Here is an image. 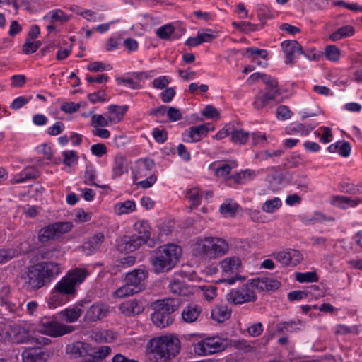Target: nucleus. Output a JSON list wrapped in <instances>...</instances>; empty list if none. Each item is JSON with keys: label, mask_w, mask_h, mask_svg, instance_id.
Here are the masks:
<instances>
[{"label": "nucleus", "mask_w": 362, "mask_h": 362, "mask_svg": "<svg viewBox=\"0 0 362 362\" xmlns=\"http://www.w3.org/2000/svg\"><path fill=\"white\" fill-rule=\"evenodd\" d=\"M119 310L126 315H139L144 310V306L140 301L134 299L121 303Z\"/></svg>", "instance_id": "cd10ccee"}, {"label": "nucleus", "mask_w": 362, "mask_h": 362, "mask_svg": "<svg viewBox=\"0 0 362 362\" xmlns=\"http://www.w3.org/2000/svg\"><path fill=\"white\" fill-rule=\"evenodd\" d=\"M294 184L297 186V189L300 191L308 192L309 189V179L306 175L299 176L295 181Z\"/></svg>", "instance_id": "338daca9"}, {"label": "nucleus", "mask_w": 362, "mask_h": 362, "mask_svg": "<svg viewBox=\"0 0 362 362\" xmlns=\"http://www.w3.org/2000/svg\"><path fill=\"white\" fill-rule=\"evenodd\" d=\"M341 55L340 49L335 45H328L325 48V56L327 59L337 62Z\"/></svg>", "instance_id": "5fc2aeb1"}, {"label": "nucleus", "mask_w": 362, "mask_h": 362, "mask_svg": "<svg viewBox=\"0 0 362 362\" xmlns=\"http://www.w3.org/2000/svg\"><path fill=\"white\" fill-rule=\"evenodd\" d=\"M325 216L320 212H315L314 214L311 216H303L301 217L302 222L306 225L322 222L325 221Z\"/></svg>", "instance_id": "09e8293b"}, {"label": "nucleus", "mask_w": 362, "mask_h": 362, "mask_svg": "<svg viewBox=\"0 0 362 362\" xmlns=\"http://www.w3.org/2000/svg\"><path fill=\"white\" fill-rule=\"evenodd\" d=\"M252 281L255 288L260 291H275L281 286V283L279 281L267 277L253 279Z\"/></svg>", "instance_id": "bb28decb"}, {"label": "nucleus", "mask_w": 362, "mask_h": 362, "mask_svg": "<svg viewBox=\"0 0 362 362\" xmlns=\"http://www.w3.org/2000/svg\"><path fill=\"white\" fill-rule=\"evenodd\" d=\"M116 81L118 82V83H122L132 89H139L141 88V83H139V81H136L133 77L132 78H123V77H119L116 78Z\"/></svg>", "instance_id": "0e129e2a"}, {"label": "nucleus", "mask_w": 362, "mask_h": 362, "mask_svg": "<svg viewBox=\"0 0 362 362\" xmlns=\"http://www.w3.org/2000/svg\"><path fill=\"white\" fill-rule=\"evenodd\" d=\"M23 362H46L48 354L39 349L28 348L22 352Z\"/></svg>", "instance_id": "4be33fe9"}, {"label": "nucleus", "mask_w": 362, "mask_h": 362, "mask_svg": "<svg viewBox=\"0 0 362 362\" xmlns=\"http://www.w3.org/2000/svg\"><path fill=\"white\" fill-rule=\"evenodd\" d=\"M232 25L234 28L243 32H251L256 30V25L247 21L233 22Z\"/></svg>", "instance_id": "69168bd1"}, {"label": "nucleus", "mask_w": 362, "mask_h": 362, "mask_svg": "<svg viewBox=\"0 0 362 362\" xmlns=\"http://www.w3.org/2000/svg\"><path fill=\"white\" fill-rule=\"evenodd\" d=\"M72 223L69 221L56 222L53 224L48 225L38 233V240L41 243H45L62 234L70 231L72 228Z\"/></svg>", "instance_id": "9d476101"}, {"label": "nucleus", "mask_w": 362, "mask_h": 362, "mask_svg": "<svg viewBox=\"0 0 362 362\" xmlns=\"http://www.w3.org/2000/svg\"><path fill=\"white\" fill-rule=\"evenodd\" d=\"M282 205V202L279 197H274L267 200L262 205V209L266 213H274L277 211Z\"/></svg>", "instance_id": "a18cd8bd"}, {"label": "nucleus", "mask_w": 362, "mask_h": 362, "mask_svg": "<svg viewBox=\"0 0 362 362\" xmlns=\"http://www.w3.org/2000/svg\"><path fill=\"white\" fill-rule=\"evenodd\" d=\"M228 346L227 340L218 336L203 339L193 345V349L199 356H208L224 351Z\"/></svg>", "instance_id": "0eeeda50"}, {"label": "nucleus", "mask_w": 362, "mask_h": 362, "mask_svg": "<svg viewBox=\"0 0 362 362\" xmlns=\"http://www.w3.org/2000/svg\"><path fill=\"white\" fill-rule=\"evenodd\" d=\"M181 253V248L175 244L159 247L151 259L154 273L158 274L171 270L177 263Z\"/></svg>", "instance_id": "39448f33"}, {"label": "nucleus", "mask_w": 362, "mask_h": 362, "mask_svg": "<svg viewBox=\"0 0 362 362\" xmlns=\"http://www.w3.org/2000/svg\"><path fill=\"white\" fill-rule=\"evenodd\" d=\"M111 69L112 67L109 64H105L102 62H93L87 66V69L91 72H100Z\"/></svg>", "instance_id": "bf43d9fd"}, {"label": "nucleus", "mask_w": 362, "mask_h": 362, "mask_svg": "<svg viewBox=\"0 0 362 362\" xmlns=\"http://www.w3.org/2000/svg\"><path fill=\"white\" fill-rule=\"evenodd\" d=\"M154 165V162L151 159H139L132 169L134 180L148 176Z\"/></svg>", "instance_id": "a211bd4d"}, {"label": "nucleus", "mask_w": 362, "mask_h": 362, "mask_svg": "<svg viewBox=\"0 0 362 362\" xmlns=\"http://www.w3.org/2000/svg\"><path fill=\"white\" fill-rule=\"evenodd\" d=\"M138 289L133 288L128 282L125 281V284L117 289L113 296L116 298H125L134 294L138 293Z\"/></svg>", "instance_id": "37998d69"}, {"label": "nucleus", "mask_w": 362, "mask_h": 362, "mask_svg": "<svg viewBox=\"0 0 362 362\" xmlns=\"http://www.w3.org/2000/svg\"><path fill=\"white\" fill-rule=\"evenodd\" d=\"M88 98L92 103H103L108 101L110 98L107 97L104 90H100L97 92L88 94Z\"/></svg>", "instance_id": "603ef678"}, {"label": "nucleus", "mask_w": 362, "mask_h": 362, "mask_svg": "<svg viewBox=\"0 0 362 362\" xmlns=\"http://www.w3.org/2000/svg\"><path fill=\"white\" fill-rule=\"evenodd\" d=\"M186 197L194 207L200 204L202 194L197 188L190 189L187 192Z\"/></svg>", "instance_id": "8fccbe9b"}, {"label": "nucleus", "mask_w": 362, "mask_h": 362, "mask_svg": "<svg viewBox=\"0 0 362 362\" xmlns=\"http://www.w3.org/2000/svg\"><path fill=\"white\" fill-rule=\"evenodd\" d=\"M88 275L86 269L76 268L70 270L52 289L47 300L49 308H55L68 303L76 296L77 288Z\"/></svg>", "instance_id": "f257e3e1"}, {"label": "nucleus", "mask_w": 362, "mask_h": 362, "mask_svg": "<svg viewBox=\"0 0 362 362\" xmlns=\"http://www.w3.org/2000/svg\"><path fill=\"white\" fill-rule=\"evenodd\" d=\"M134 228L137 233V238L146 243L151 235V227L146 221H139L134 225Z\"/></svg>", "instance_id": "c9c22d12"}, {"label": "nucleus", "mask_w": 362, "mask_h": 362, "mask_svg": "<svg viewBox=\"0 0 362 362\" xmlns=\"http://www.w3.org/2000/svg\"><path fill=\"white\" fill-rule=\"evenodd\" d=\"M62 156H64V163L66 166H71L76 163L78 158L76 152L73 150L63 151Z\"/></svg>", "instance_id": "13d9d810"}, {"label": "nucleus", "mask_w": 362, "mask_h": 362, "mask_svg": "<svg viewBox=\"0 0 362 362\" xmlns=\"http://www.w3.org/2000/svg\"><path fill=\"white\" fill-rule=\"evenodd\" d=\"M276 98V96L274 95L261 90L255 97L253 106L257 110L267 111L274 105V101Z\"/></svg>", "instance_id": "6ab92c4d"}, {"label": "nucleus", "mask_w": 362, "mask_h": 362, "mask_svg": "<svg viewBox=\"0 0 362 362\" xmlns=\"http://www.w3.org/2000/svg\"><path fill=\"white\" fill-rule=\"evenodd\" d=\"M43 21L47 23L54 22L64 23L69 21V17L62 10L55 9L49 11L43 17Z\"/></svg>", "instance_id": "ea45409f"}, {"label": "nucleus", "mask_w": 362, "mask_h": 362, "mask_svg": "<svg viewBox=\"0 0 362 362\" xmlns=\"http://www.w3.org/2000/svg\"><path fill=\"white\" fill-rule=\"evenodd\" d=\"M213 130L214 127L210 123L193 126L182 133V140L187 143L198 142L206 137L209 131Z\"/></svg>", "instance_id": "9b49d317"}, {"label": "nucleus", "mask_w": 362, "mask_h": 362, "mask_svg": "<svg viewBox=\"0 0 362 362\" xmlns=\"http://www.w3.org/2000/svg\"><path fill=\"white\" fill-rule=\"evenodd\" d=\"M263 83L267 86V88L265 92L274 95L276 97L281 95V90L278 86V82L276 78L269 75H263Z\"/></svg>", "instance_id": "a19ab883"}, {"label": "nucleus", "mask_w": 362, "mask_h": 362, "mask_svg": "<svg viewBox=\"0 0 362 362\" xmlns=\"http://www.w3.org/2000/svg\"><path fill=\"white\" fill-rule=\"evenodd\" d=\"M82 308L83 304L77 303L73 306L61 311L60 315L67 322H75L79 319L83 313Z\"/></svg>", "instance_id": "393cba45"}, {"label": "nucleus", "mask_w": 362, "mask_h": 362, "mask_svg": "<svg viewBox=\"0 0 362 362\" xmlns=\"http://www.w3.org/2000/svg\"><path fill=\"white\" fill-rule=\"evenodd\" d=\"M202 313V308L195 303L187 305L182 311V319L187 323H192L197 320Z\"/></svg>", "instance_id": "5701e85b"}, {"label": "nucleus", "mask_w": 362, "mask_h": 362, "mask_svg": "<svg viewBox=\"0 0 362 362\" xmlns=\"http://www.w3.org/2000/svg\"><path fill=\"white\" fill-rule=\"evenodd\" d=\"M257 18L262 22V23L264 24L267 20L272 18V14L269 8L264 4H261L258 6L257 9Z\"/></svg>", "instance_id": "3c124183"}, {"label": "nucleus", "mask_w": 362, "mask_h": 362, "mask_svg": "<svg viewBox=\"0 0 362 362\" xmlns=\"http://www.w3.org/2000/svg\"><path fill=\"white\" fill-rule=\"evenodd\" d=\"M249 139V133L243 129H233L231 132L230 140L236 144H245Z\"/></svg>", "instance_id": "c03bdc74"}, {"label": "nucleus", "mask_w": 362, "mask_h": 362, "mask_svg": "<svg viewBox=\"0 0 362 362\" xmlns=\"http://www.w3.org/2000/svg\"><path fill=\"white\" fill-rule=\"evenodd\" d=\"M60 272L57 263L42 262L28 267L23 279L28 290L37 291L55 279Z\"/></svg>", "instance_id": "f03ea898"}, {"label": "nucleus", "mask_w": 362, "mask_h": 362, "mask_svg": "<svg viewBox=\"0 0 362 362\" xmlns=\"http://www.w3.org/2000/svg\"><path fill=\"white\" fill-rule=\"evenodd\" d=\"M105 240V235L103 233H98L88 238L83 244V250L86 251L87 255H91L98 251Z\"/></svg>", "instance_id": "b1692460"}, {"label": "nucleus", "mask_w": 362, "mask_h": 362, "mask_svg": "<svg viewBox=\"0 0 362 362\" xmlns=\"http://www.w3.org/2000/svg\"><path fill=\"white\" fill-rule=\"evenodd\" d=\"M170 82V77L167 76H160L153 81L152 86L155 89L162 90L167 88Z\"/></svg>", "instance_id": "6e6d98bb"}, {"label": "nucleus", "mask_w": 362, "mask_h": 362, "mask_svg": "<svg viewBox=\"0 0 362 362\" xmlns=\"http://www.w3.org/2000/svg\"><path fill=\"white\" fill-rule=\"evenodd\" d=\"M13 333L16 335L14 339L16 343H32L43 346L50 344L51 340L44 337H35L31 334L30 331L25 328L16 326L12 328Z\"/></svg>", "instance_id": "ddd939ff"}, {"label": "nucleus", "mask_w": 362, "mask_h": 362, "mask_svg": "<svg viewBox=\"0 0 362 362\" xmlns=\"http://www.w3.org/2000/svg\"><path fill=\"white\" fill-rule=\"evenodd\" d=\"M148 271L144 268L136 269L126 275L125 281L128 282L133 288H137L139 293L144 289V281L148 277Z\"/></svg>", "instance_id": "dca6fc26"}, {"label": "nucleus", "mask_w": 362, "mask_h": 362, "mask_svg": "<svg viewBox=\"0 0 362 362\" xmlns=\"http://www.w3.org/2000/svg\"><path fill=\"white\" fill-rule=\"evenodd\" d=\"M201 288L205 299L209 301L213 300L217 295V288L213 285H204Z\"/></svg>", "instance_id": "052dcab7"}, {"label": "nucleus", "mask_w": 362, "mask_h": 362, "mask_svg": "<svg viewBox=\"0 0 362 362\" xmlns=\"http://www.w3.org/2000/svg\"><path fill=\"white\" fill-rule=\"evenodd\" d=\"M281 47L286 57V64H293L296 57L303 54L302 47L296 40H285L282 42Z\"/></svg>", "instance_id": "aec40b11"}, {"label": "nucleus", "mask_w": 362, "mask_h": 362, "mask_svg": "<svg viewBox=\"0 0 362 362\" xmlns=\"http://www.w3.org/2000/svg\"><path fill=\"white\" fill-rule=\"evenodd\" d=\"M109 313V306L102 303L93 304L86 312L84 320L88 322H95L105 317Z\"/></svg>", "instance_id": "f3484780"}, {"label": "nucleus", "mask_w": 362, "mask_h": 362, "mask_svg": "<svg viewBox=\"0 0 362 362\" xmlns=\"http://www.w3.org/2000/svg\"><path fill=\"white\" fill-rule=\"evenodd\" d=\"M230 316V310L226 305L216 306L211 310V317L214 320L222 322Z\"/></svg>", "instance_id": "79ce46f5"}, {"label": "nucleus", "mask_w": 362, "mask_h": 362, "mask_svg": "<svg viewBox=\"0 0 362 362\" xmlns=\"http://www.w3.org/2000/svg\"><path fill=\"white\" fill-rule=\"evenodd\" d=\"M40 332L52 337H59L72 332L75 327L59 323L49 317H43L40 320Z\"/></svg>", "instance_id": "1a4fd4ad"}, {"label": "nucleus", "mask_w": 362, "mask_h": 362, "mask_svg": "<svg viewBox=\"0 0 362 362\" xmlns=\"http://www.w3.org/2000/svg\"><path fill=\"white\" fill-rule=\"evenodd\" d=\"M327 150L330 153L338 152L343 157H348L350 155L351 147L350 144L346 141H339L329 145Z\"/></svg>", "instance_id": "e433bc0d"}, {"label": "nucleus", "mask_w": 362, "mask_h": 362, "mask_svg": "<svg viewBox=\"0 0 362 362\" xmlns=\"http://www.w3.org/2000/svg\"><path fill=\"white\" fill-rule=\"evenodd\" d=\"M305 327V322L299 319L281 322L276 325V332L281 334L293 333L301 331Z\"/></svg>", "instance_id": "412c9836"}, {"label": "nucleus", "mask_w": 362, "mask_h": 362, "mask_svg": "<svg viewBox=\"0 0 362 362\" xmlns=\"http://www.w3.org/2000/svg\"><path fill=\"white\" fill-rule=\"evenodd\" d=\"M80 106L81 105L79 103L66 102L61 105L60 110L65 113L71 114L78 111L80 108Z\"/></svg>", "instance_id": "774afa93"}, {"label": "nucleus", "mask_w": 362, "mask_h": 362, "mask_svg": "<svg viewBox=\"0 0 362 362\" xmlns=\"http://www.w3.org/2000/svg\"><path fill=\"white\" fill-rule=\"evenodd\" d=\"M292 115V112L286 105H280L276 110V117L280 120L288 119Z\"/></svg>", "instance_id": "e2e57ef3"}, {"label": "nucleus", "mask_w": 362, "mask_h": 362, "mask_svg": "<svg viewBox=\"0 0 362 362\" xmlns=\"http://www.w3.org/2000/svg\"><path fill=\"white\" fill-rule=\"evenodd\" d=\"M128 161L125 156L118 154L114 158L112 165L113 178L119 177L122 175L128 172Z\"/></svg>", "instance_id": "c85d7f7f"}, {"label": "nucleus", "mask_w": 362, "mask_h": 362, "mask_svg": "<svg viewBox=\"0 0 362 362\" xmlns=\"http://www.w3.org/2000/svg\"><path fill=\"white\" fill-rule=\"evenodd\" d=\"M39 172L36 168H27L15 176L12 183H21L30 180H35L39 177Z\"/></svg>", "instance_id": "f704fd0d"}, {"label": "nucleus", "mask_w": 362, "mask_h": 362, "mask_svg": "<svg viewBox=\"0 0 362 362\" xmlns=\"http://www.w3.org/2000/svg\"><path fill=\"white\" fill-rule=\"evenodd\" d=\"M89 346L86 343L77 341L66 346V352L74 358L86 356L88 354Z\"/></svg>", "instance_id": "473e14b6"}, {"label": "nucleus", "mask_w": 362, "mask_h": 362, "mask_svg": "<svg viewBox=\"0 0 362 362\" xmlns=\"http://www.w3.org/2000/svg\"><path fill=\"white\" fill-rule=\"evenodd\" d=\"M255 289L252 281H251L237 288L232 289L226 295V300L229 303L233 305L255 302L257 300Z\"/></svg>", "instance_id": "6e6552de"}, {"label": "nucleus", "mask_w": 362, "mask_h": 362, "mask_svg": "<svg viewBox=\"0 0 362 362\" xmlns=\"http://www.w3.org/2000/svg\"><path fill=\"white\" fill-rule=\"evenodd\" d=\"M355 33V29L352 25H347L338 28L335 32L329 35V40L337 42L343 38L352 36Z\"/></svg>", "instance_id": "4c0bfd02"}, {"label": "nucleus", "mask_w": 362, "mask_h": 362, "mask_svg": "<svg viewBox=\"0 0 362 362\" xmlns=\"http://www.w3.org/2000/svg\"><path fill=\"white\" fill-rule=\"evenodd\" d=\"M171 293L177 295L187 296L192 293V288L187 286L182 281L177 279H172L168 285Z\"/></svg>", "instance_id": "c756f323"}, {"label": "nucleus", "mask_w": 362, "mask_h": 362, "mask_svg": "<svg viewBox=\"0 0 362 362\" xmlns=\"http://www.w3.org/2000/svg\"><path fill=\"white\" fill-rule=\"evenodd\" d=\"M180 350V341L172 335L154 337L146 344V351L156 360L166 361L175 357Z\"/></svg>", "instance_id": "20e7f679"}, {"label": "nucleus", "mask_w": 362, "mask_h": 362, "mask_svg": "<svg viewBox=\"0 0 362 362\" xmlns=\"http://www.w3.org/2000/svg\"><path fill=\"white\" fill-rule=\"evenodd\" d=\"M0 305L5 307L11 313L19 315L22 311L23 303L10 296V288L8 286H3L0 290Z\"/></svg>", "instance_id": "4468645a"}, {"label": "nucleus", "mask_w": 362, "mask_h": 362, "mask_svg": "<svg viewBox=\"0 0 362 362\" xmlns=\"http://www.w3.org/2000/svg\"><path fill=\"white\" fill-rule=\"evenodd\" d=\"M112 349L108 346H102L95 351L93 355V358L100 362L105 359L107 356L110 354Z\"/></svg>", "instance_id": "4d7b16f0"}, {"label": "nucleus", "mask_w": 362, "mask_h": 362, "mask_svg": "<svg viewBox=\"0 0 362 362\" xmlns=\"http://www.w3.org/2000/svg\"><path fill=\"white\" fill-rule=\"evenodd\" d=\"M238 209L236 204H223L219 209L220 212L228 216H234Z\"/></svg>", "instance_id": "680f3d73"}, {"label": "nucleus", "mask_w": 362, "mask_h": 362, "mask_svg": "<svg viewBox=\"0 0 362 362\" xmlns=\"http://www.w3.org/2000/svg\"><path fill=\"white\" fill-rule=\"evenodd\" d=\"M222 272L226 274H235V277H231L222 280L221 281L227 282L229 285L233 284L238 279L237 273L241 266V261L238 257L233 256L226 257L219 263Z\"/></svg>", "instance_id": "f8f14e48"}, {"label": "nucleus", "mask_w": 362, "mask_h": 362, "mask_svg": "<svg viewBox=\"0 0 362 362\" xmlns=\"http://www.w3.org/2000/svg\"><path fill=\"white\" fill-rule=\"evenodd\" d=\"M121 114L117 116H107L94 115L91 118V124L94 127H107L110 124H117L121 121Z\"/></svg>", "instance_id": "7c9ffc66"}, {"label": "nucleus", "mask_w": 362, "mask_h": 362, "mask_svg": "<svg viewBox=\"0 0 362 362\" xmlns=\"http://www.w3.org/2000/svg\"><path fill=\"white\" fill-rule=\"evenodd\" d=\"M144 243L145 242L137 238L136 235H132L123 239L121 247L127 252H132L139 249Z\"/></svg>", "instance_id": "2f4dec72"}, {"label": "nucleus", "mask_w": 362, "mask_h": 362, "mask_svg": "<svg viewBox=\"0 0 362 362\" xmlns=\"http://www.w3.org/2000/svg\"><path fill=\"white\" fill-rule=\"evenodd\" d=\"M314 129L313 127L305 126L303 124L298 123L287 129V134H300L301 136H306Z\"/></svg>", "instance_id": "49530a36"}, {"label": "nucleus", "mask_w": 362, "mask_h": 362, "mask_svg": "<svg viewBox=\"0 0 362 362\" xmlns=\"http://www.w3.org/2000/svg\"><path fill=\"white\" fill-rule=\"evenodd\" d=\"M193 254L204 261L218 259L229 251V244L223 238L216 236L199 237L193 245Z\"/></svg>", "instance_id": "7ed1b4c3"}, {"label": "nucleus", "mask_w": 362, "mask_h": 362, "mask_svg": "<svg viewBox=\"0 0 362 362\" xmlns=\"http://www.w3.org/2000/svg\"><path fill=\"white\" fill-rule=\"evenodd\" d=\"M96 178L97 172L94 167L91 165H86L83 176V182L87 185L105 188V185H99L95 182Z\"/></svg>", "instance_id": "58836bf2"}, {"label": "nucleus", "mask_w": 362, "mask_h": 362, "mask_svg": "<svg viewBox=\"0 0 362 362\" xmlns=\"http://www.w3.org/2000/svg\"><path fill=\"white\" fill-rule=\"evenodd\" d=\"M178 299H165L158 300L155 304V311L151 314L153 323L159 328H165L171 325L174 319L172 314L178 309Z\"/></svg>", "instance_id": "423d86ee"}, {"label": "nucleus", "mask_w": 362, "mask_h": 362, "mask_svg": "<svg viewBox=\"0 0 362 362\" xmlns=\"http://www.w3.org/2000/svg\"><path fill=\"white\" fill-rule=\"evenodd\" d=\"M185 31V29H182L181 33L177 35L174 25L172 23H168L158 28L156 30V35L161 40H170L178 39Z\"/></svg>", "instance_id": "a878e982"}, {"label": "nucleus", "mask_w": 362, "mask_h": 362, "mask_svg": "<svg viewBox=\"0 0 362 362\" xmlns=\"http://www.w3.org/2000/svg\"><path fill=\"white\" fill-rule=\"evenodd\" d=\"M136 203L133 200H126L124 202H118L113 207L114 213L117 216L129 214L136 211Z\"/></svg>", "instance_id": "72a5a7b5"}, {"label": "nucleus", "mask_w": 362, "mask_h": 362, "mask_svg": "<svg viewBox=\"0 0 362 362\" xmlns=\"http://www.w3.org/2000/svg\"><path fill=\"white\" fill-rule=\"evenodd\" d=\"M284 153L281 149L274 151H262L256 153V157L260 160H265L269 158L279 157Z\"/></svg>", "instance_id": "864d4df0"}, {"label": "nucleus", "mask_w": 362, "mask_h": 362, "mask_svg": "<svg viewBox=\"0 0 362 362\" xmlns=\"http://www.w3.org/2000/svg\"><path fill=\"white\" fill-rule=\"evenodd\" d=\"M296 280L300 283L304 282H317L318 276L315 272H308L305 273L296 272L295 274Z\"/></svg>", "instance_id": "de8ad7c7"}, {"label": "nucleus", "mask_w": 362, "mask_h": 362, "mask_svg": "<svg viewBox=\"0 0 362 362\" xmlns=\"http://www.w3.org/2000/svg\"><path fill=\"white\" fill-rule=\"evenodd\" d=\"M275 259L284 266H296L303 259L302 253L293 249L281 251L274 254Z\"/></svg>", "instance_id": "2eb2a0df"}]
</instances>
